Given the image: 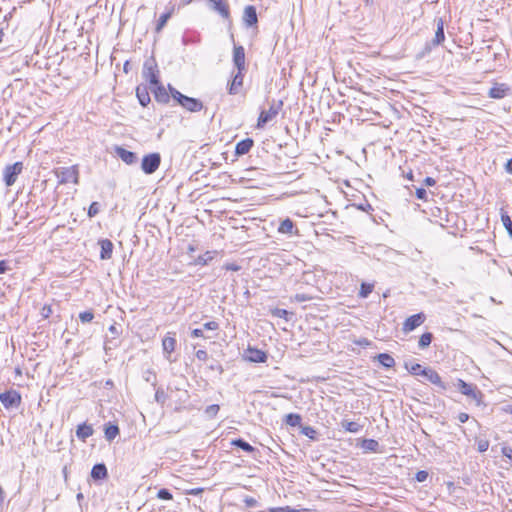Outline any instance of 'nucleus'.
<instances>
[{
	"mask_svg": "<svg viewBox=\"0 0 512 512\" xmlns=\"http://www.w3.org/2000/svg\"><path fill=\"white\" fill-rule=\"evenodd\" d=\"M294 228L295 226L293 221L290 218H286L280 223L278 227V232L282 234H293Z\"/></svg>",
	"mask_w": 512,
	"mask_h": 512,
	"instance_id": "nucleus-25",
	"label": "nucleus"
},
{
	"mask_svg": "<svg viewBox=\"0 0 512 512\" xmlns=\"http://www.w3.org/2000/svg\"><path fill=\"white\" fill-rule=\"evenodd\" d=\"M55 174L60 184L78 183V169L76 166L58 168Z\"/></svg>",
	"mask_w": 512,
	"mask_h": 512,
	"instance_id": "nucleus-4",
	"label": "nucleus"
},
{
	"mask_svg": "<svg viewBox=\"0 0 512 512\" xmlns=\"http://www.w3.org/2000/svg\"><path fill=\"white\" fill-rule=\"evenodd\" d=\"M161 156L159 153H150L143 157L141 169L145 174H153L160 166Z\"/></svg>",
	"mask_w": 512,
	"mask_h": 512,
	"instance_id": "nucleus-6",
	"label": "nucleus"
},
{
	"mask_svg": "<svg viewBox=\"0 0 512 512\" xmlns=\"http://www.w3.org/2000/svg\"><path fill=\"white\" fill-rule=\"evenodd\" d=\"M268 354H242L243 362L264 363L267 361Z\"/></svg>",
	"mask_w": 512,
	"mask_h": 512,
	"instance_id": "nucleus-23",
	"label": "nucleus"
},
{
	"mask_svg": "<svg viewBox=\"0 0 512 512\" xmlns=\"http://www.w3.org/2000/svg\"><path fill=\"white\" fill-rule=\"evenodd\" d=\"M311 299L312 297L310 295L304 293H297L293 297V300L296 302H305L310 301Z\"/></svg>",
	"mask_w": 512,
	"mask_h": 512,
	"instance_id": "nucleus-47",
	"label": "nucleus"
},
{
	"mask_svg": "<svg viewBox=\"0 0 512 512\" xmlns=\"http://www.w3.org/2000/svg\"><path fill=\"white\" fill-rule=\"evenodd\" d=\"M201 328L204 329V332L206 330L216 331L219 328V324L216 321H209V322L204 323Z\"/></svg>",
	"mask_w": 512,
	"mask_h": 512,
	"instance_id": "nucleus-44",
	"label": "nucleus"
},
{
	"mask_svg": "<svg viewBox=\"0 0 512 512\" xmlns=\"http://www.w3.org/2000/svg\"><path fill=\"white\" fill-rule=\"evenodd\" d=\"M505 170L507 173L512 174V158L507 161Z\"/></svg>",
	"mask_w": 512,
	"mask_h": 512,
	"instance_id": "nucleus-58",
	"label": "nucleus"
},
{
	"mask_svg": "<svg viewBox=\"0 0 512 512\" xmlns=\"http://www.w3.org/2000/svg\"><path fill=\"white\" fill-rule=\"evenodd\" d=\"M372 290H373V285L372 284L362 283L361 284V288H360V292H359V296L362 297V298H366L372 292Z\"/></svg>",
	"mask_w": 512,
	"mask_h": 512,
	"instance_id": "nucleus-36",
	"label": "nucleus"
},
{
	"mask_svg": "<svg viewBox=\"0 0 512 512\" xmlns=\"http://www.w3.org/2000/svg\"><path fill=\"white\" fill-rule=\"evenodd\" d=\"M191 335L193 337L203 336L204 335V329H202V328L193 329L192 332H191Z\"/></svg>",
	"mask_w": 512,
	"mask_h": 512,
	"instance_id": "nucleus-54",
	"label": "nucleus"
},
{
	"mask_svg": "<svg viewBox=\"0 0 512 512\" xmlns=\"http://www.w3.org/2000/svg\"><path fill=\"white\" fill-rule=\"evenodd\" d=\"M203 491L202 488H195V489H191L188 491V494L190 495H198L199 493H201Z\"/></svg>",
	"mask_w": 512,
	"mask_h": 512,
	"instance_id": "nucleus-59",
	"label": "nucleus"
},
{
	"mask_svg": "<svg viewBox=\"0 0 512 512\" xmlns=\"http://www.w3.org/2000/svg\"><path fill=\"white\" fill-rule=\"evenodd\" d=\"M424 184H425L426 186H434V185L436 184V181H435V179H433L432 177H426V178L424 179Z\"/></svg>",
	"mask_w": 512,
	"mask_h": 512,
	"instance_id": "nucleus-55",
	"label": "nucleus"
},
{
	"mask_svg": "<svg viewBox=\"0 0 512 512\" xmlns=\"http://www.w3.org/2000/svg\"><path fill=\"white\" fill-rule=\"evenodd\" d=\"M115 153L127 165L135 164L138 160L136 153L126 150L123 147L117 146L115 148Z\"/></svg>",
	"mask_w": 512,
	"mask_h": 512,
	"instance_id": "nucleus-13",
	"label": "nucleus"
},
{
	"mask_svg": "<svg viewBox=\"0 0 512 512\" xmlns=\"http://www.w3.org/2000/svg\"><path fill=\"white\" fill-rule=\"evenodd\" d=\"M374 359L386 368H391L395 364L391 354H377Z\"/></svg>",
	"mask_w": 512,
	"mask_h": 512,
	"instance_id": "nucleus-26",
	"label": "nucleus"
},
{
	"mask_svg": "<svg viewBox=\"0 0 512 512\" xmlns=\"http://www.w3.org/2000/svg\"><path fill=\"white\" fill-rule=\"evenodd\" d=\"M192 1H193V0H180V3H181L182 5H188V4H190Z\"/></svg>",
	"mask_w": 512,
	"mask_h": 512,
	"instance_id": "nucleus-63",
	"label": "nucleus"
},
{
	"mask_svg": "<svg viewBox=\"0 0 512 512\" xmlns=\"http://www.w3.org/2000/svg\"><path fill=\"white\" fill-rule=\"evenodd\" d=\"M245 70H237L232 76V80L228 83V93L230 95H236L240 92L243 87V78Z\"/></svg>",
	"mask_w": 512,
	"mask_h": 512,
	"instance_id": "nucleus-10",
	"label": "nucleus"
},
{
	"mask_svg": "<svg viewBox=\"0 0 512 512\" xmlns=\"http://www.w3.org/2000/svg\"><path fill=\"white\" fill-rule=\"evenodd\" d=\"M179 105H181L184 109H186L189 112H199L203 109L204 105L202 101H200L197 98L186 96L182 97V100L180 101Z\"/></svg>",
	"mask_w": 512,
	"mask_h": 512,
	"instance_id": "nucleus-11",
	"label": "nucleus"
},
{
	"mask_svg": "<svg viewBox=\"0 0 512 512\" xmlns=\"http://www.w3.org/2000/svg\"><path fill=\"white\" fill-rule=\"evenodd\" d=\"M152 92L154 94L155 100L159 103L166 104L170 100V95L166 91L165 87L159 82L158 84L153 85Z\"/></svg>",
	"mask_w": 512,
	"mask_h": 512,
	"instance_id": "nucleus-14",
	"label": "nucleus"
},
{
	"mask_svg": "<svg viewBox=\"0 0 512 512\" xmlns=\"http://www.w3.org/2000/svg\"><path fill=\"white\" fill-rule=\"evenodd\" d=\"M455 387H457L461 394L467 396L477 406L482 404L483 393L475 384L467 383L462 379H458L455 383Z\"/></svg>",
	"mask_w": 512,
	"mask_h": 512,
	"instance_id": "nucleus-2",
	"label": "nucleus"
},
{
	"mask_svg": "<svg viewBox=\"0 0 512 512\" xmlns=\"http://www.w3.org/2000/svg\"><path fill=\"white\" fill-rule=\"evenodd\" d=\"M107 475H108L107 468H106L105 464H103V463L95 464L91 470V477L94 480H102V479L106 478Z\"/></svg>",
	"mask_w": 512,
	"mask_h": 512,
	"instance_id": "nucleus-22",
	"label": "nucleus"
},
{
	"mask_svg": "<svg viewBox=\"0 0 512 512\" xmlns=\"http://www.w3.org/2000/svg\"><path fill=\"white\" fill-rule=\"evenodd\" d=\"M244 503H245L247 508H254V507L258 506V501L255 498L251 497V496H246L244 498Z\"/></svg>",
	"mask_w": 512,
	"mask_h": 512,
	"instance_id": "nucleus-48",
	"label": "nucleus"
},
{
	"mask_svg": "<svg viewBox=\"0 0 512 512\" xmlns=\"http://www.w3.org/2000/svg\"><path fill=\"white\" fill-rule=\"evenodd\" d=\"M157 497L161 500H172L173 499L172 493L166 488L160 489L157 493Z\"/></svg>",
	"mask_w": 512,
	"mask_h": 512,
	"instance_id": "nucleus-38",
	"label": "nucleus"
},
{
	"mask_svg": "<svg viewBox=\"0 0 512 512\" xmlns=\"http://www.w3.org/2000/svg\"><path fill=\"white\" fill-rule=\"evenodd\" d=\"M301 416L295 413H289L285 416V423L289 426L296 427L301 424Z\"/></svg>",
	"mask_w": 512,
	"mask_h": 512,
	"instance_id": "nucleus-31",
	"label": "nucleus"
},
{
	"mask_svg": "<svg viewBox=\"0 0 512 512\" xmlns=\"http://www.w3.org/2000/svg\"><path fill=\"white\" fill-rule=\"evenodd\" d=\"M93 434V428L87 424L78 425L76 430V436L79 439L85 440Z\"/></svg>",
	"mask_w": 512,
	"mask_h": 512,
	"instance_id": "nucleus-24",
	"label": "nucleus"
},
{
	"mask_svg": "<svg viewBox=\"0 0 512 512\" xmlns=\"http://www.w3.org/2000/svg\"><path fill=\"white\" fill-rule=\"evenodd\" d=\"M173 10H174V7H172L169 11L163 13L159 17L157 25H156V32H160L163 29V27L166 25L167 21L171 18Z\"/></svg>",
	"mask_w": 512,
	"mask_h": 512,
	"instance_id": "nucleus-28",
	"label": "nucleus"
},
{
	"mask_svg": "<svg viewBox=\"0 0 512 512\" xmlns=\"http://www.w3.org/2000/svg\"><path fill=\"white\" fill-rule=\"evenodd\" d=\"M101 247L100 258L108 260L112 257L114 245L109 239H102L99 241Z\"/></svg>",
	"mask_w": 512,
	"mask_h": 512,
	"instance_id": "nucleus-17",
	"label": "nucleus"
},
{
	"mask_svg": "<svg viewBox=\"0 0 512 512\" xmlns=\"http://www.w3.org/2000/svg\"><path fill=\"white\" fill-rule=\"evenodd\" d=\"M445 40L444 34V21L442 18L437 19V29L435 33V37L431 42V45L438 46Z\"/></svg>",
	"mask_w": 512,
	"mask_h": 512,
	"instance_id": "nucleus-21",
	"label": "nucleus"
},
{
	"mask_svg": "<svg viewBox=\"0 0 512 512\" xmlns=\"http://www.w3.org/2000/svg\"><path fill=\"white\" fill-rule=\"evenodd\" d=\"M428 477V472L421 470L416 473V480L418 482H424Z\"/></svg>",
	"mask_w": 512,
	"mask_h": 512,
	"instance_id": "nucleus-51",
	"label": "nucleus"
},
{
	"mask_svg": "<svg viewBox=\"0 0 512 512\" xmlns=\"http://www.w3.org/2000/svg\"><path fill=\"white\" fill-rule=\"evenodd\" d=\"M169 91H170V94L171 97L177 101V103L179 104L180 101L182 100V97H185L184 94H182L181 92H179L177 89H175L174 87H172L171 85H169Z\"/></svg>",
	"mask_w": 512,
	"mask_h": 512,
	"instance_id": "nucleus-42",
	"label": "nucleus"
},
{
	"mask_svg": "<svg viewBox=\"0 0 512 512\" xmlns=\"http://www.w3.org/2000/svg\"><path fill=\"white\" fill-rule=\"evenodd\" d=\"M243 21L246 24V26H248V27H251V26H254L257 24L258 17H257L256 8L254 6L248 5L245 7L244 14H243Z\"/></svg>",
	"mask_w": 512,
	"mask_h": 512,
	"instance_id": "nucleus-16",
	"label": "nucleus"
},
{
	"mask_svg": "<svg viewBox=\"0 0 512 512\" xmlns=\"http://www.w3.org/2000/svg\"><path fill=\"white\" fill-rule=\"evenodd\" d=\"M136 96L138 98L139 103L146 107L150 103V95L148 88L145 85H139L136 88Z\"/></svg>",
	"mask_w": 512,
	"mask_h": 512,
	"instance_id": "nucleus-20",
	"label": "nucleus"
},
{
	"mask_svg": "<svg viewBox=\"0 0 512 512\" xmlns=\"http://www.w3.org/2000/svg\"><path fill=\"white\" fill-rule=\"evenodd\" d=\"M0 402L6 409L17 408L21 404V395L16 390L0 393Z\"/></svg>",
	"mask_w": 512,
	"mask_h": 512,
	"instance_id": "nucleus-8",
	"label": "nucleus"
},
{
	"mask_svg": "<svg viewBox=\"0 0 512 512\" xmlns=\"http://www.w3.org/2000/svg\"><path fill=\"white\" fill-rule=\"evenodd\" d=\"M272 314L276 317H279V318H283L285 320H288V315L291 314L290 312H288L287 310L285 309H281V308H276Z\"/></svg>",
	"mask_w": 512,
	"mask_h": 512,
	"instance_id": "nucleus-43",
	"label": "nucleus"
},
{
	"mask_svg": "<svg viewBox=\"0 0 512 512\" xmlns=\"http://www.w3.org/2000/svg\"><path fill=\"white\" fill-rule=\"evenodd\" d=\"M231 445L238 447L248 453H252L255 451V448L252 445H250L248 442L241 438L232 440Z\"/></svg>",
	"mask_w": 512,
	"mask_h": 512,
	"instance_id": "nucleus-27",
	"label": "nucleus"
},
{
	"mask_svg": "<svg viewBox=\"0 0 512 512\" xmlns=\"http://www.w3.org/2000/svg\"><path fill=\"white\" fill-rule=\"evenodd\" d=\"M212 256L210 255V252H207L205 255L199 256L195 263L197 265H206L208 263V260H211Z\"/></svg>",
	"mask_w": 512,
	"mask_h": 512,
	"instance_id": "nucleus-45",
	"label": "nucleus"
},
{
	"mask_svg": "<svg viewBox=\"0 0 512 512\" xmlns=\"http://www.w3.org/2000/svg\"><path fill=\"white\" fill-rule=\"evenodd\" d=\"M405 368L407 369V371L410 374H412L414 376L422 377L425 381H428V382L436 385L441 390L447 389V386L442 381L440 375L434 369H432L430 367L422 366L421 364H418V363L410 365L407 362L405 363Z\"/></svg>",
	"mask_w": 512,
	"mask_h": 512,
	"instance_id": "nucleus-1",
	"label": "nucleus"
},
{
	"mask_svg": "<svg viewBox=\"0 0 512 512\" xmlns=\"http://www.w3.org/2000/svg\"><path fill=\"white\" fill-rule=\"evenodd\" d=\"M283 105L282 101H279L277 104L273 103L268 110L261 111L258 121H257V127L262 128L264 127L268 122L273 120L279 113L281 107Z\"/></svg>",
	"mask_w": 512,
	"mask_h": 512,
	"instance_id": "nucleus-7",
	"label": "nucleus"
},
{
	"mask_svg": "<svg viewBox=\"0 0 512 512\" xmlns=\"http://www.w3.org/2000/svg\"><path fill=\"white\" fill-rule=\"evenodd\" d=\"M469 419V415L467 413H460L458 415V420L461 422V423H465L467 420Z\"/></svg>",
	"mask_w": 512,
	"mask_h": 512,
	"instance_id": "nucleus-56",
	"label": "nucleus"
},
{
	"mask_svg": "<svg viewBox=\"0 0 512 512\" xmlns=\"http://www.w3.org/2000/svg\"><path fill=\"white\" fill-rule=\"evenodd\" d=\"M4 35H5V34H4L3 29H0V44H1V43H2V41H3V37H4Z\"/></svg>",
	"mask_w": 512,
	"mask_h": 512,
	"instance_id": "nucleus-64",
	"label": "nucleus"
},
{
	"mask_svg": "<svg viewBox=\"0 0 512 512\" xmlns=\"http://www.w3.org/2000/svg\"><path fill=\"white\" fill-rule=\"evenodd\" d=\"M416 197L420 200L426 201L427 200V192L424 188H417L416 189Z\"/></svg>",
	"mask_w": 512,
	"mask_h": 512,
	"instance_id": "nucleus-50",
	"label": "nucleus"
},
{
	"mask_svg": "<svg viewBox=\"0 0 512 512\" xmlns=\"http://www.w3.org/2000/svg\"><path fill=\"white\" fill-rule=\"evenodd\" d=\"M7 269H8V266H7L6 261L1 260L0 261V274L5 273L7 271Z\"/></svg>",
	"mask_w": 512,
	"mask_h": 512,
	"instance_id": "nucleus-57",
	"label": "nucleus"
},
{
	"mask_svg": "<svg viewBox=\"0 0 512 512\" xmlns=\"http://www.w3.org/2000/svg\"><path fill=\"white\" fill-rule=\"evenodd\" d=\"M508 91L509 88L506 84H496L490 88L488 95L494 99H502L507 95Z\"/></svg>",
	"mask_w": 512,
	"mask_h": 512,
	"instance_id": "nucleus-19",
	"label": "nucleus"
},
{
	"mask_svg": "<svg viewBox=\"0 0 512 512\" xmlns=\"http://www.w3.org/2000/svg\"><path fill=\"white\" fill-rule=\"evenodd\" d=\"M270 512H307V510L303 509V510H298V509H294V508H291L289 506H285V507H277V508H270L269 510Z\"/></svg>",
	"mask_w": 512,
	"mask_h": 512,
	"instance_id": "nucleus-39",
	"label": "nucleus"
},
{
	"mask_svg": "<svg viewBox=\"0 0 512 512\" xmlns=\"http://www.w3.org/2000/svg\"><path fill=\"white\" fill-rule=\"evenodd\" d=\"M155 399L157 402L163 403L165 399V394L162 390H157L155 393Z\"/></svg>",
	"mask_w": 512,
	"mask_h": 512,
	"instance_id": "nucleus-53",
	"label": "nucleus"
},
{
	"mask_svg": "<svg viewBox=\"0 0 512 512\" xmlns=\"http://www.w3.org/2000/svg\"><path fill=\"white\" fill-rule=\"evenodd\" d=\"M342 427L346 431L352 432V433H356L360 429V425L357 422H353V421H343L342 422Z\"/></svg>",
	"mask_w": 512,
	"mask_h": 512,
	"instance_id": "nucleus-34",
	"label": "nucleus"
},
{
	"mask_svg": "<svg viewBox=\"0 0 512 512\" xmlns=\"http://www.w3.org/2000/svg\"><path fill=\"white\" fill-rule=\"evenodd\" d=\"M374 445H377V442H376L375 440H370V441H369V448H370V449H373V447H372V446H374Z\"/></svg>",
	"mask_w": 512,
	"mask_h": 512,
	"instance_id": "nucleus-62",
	"label": "nucleus"
},
{
	"mask_svg": "<svg viewBox=\"0 0 512 512\" xmlns=\"http://www.w3.org/2000/svg\"><path fill=\"white\" fill-rule=\"evenodd\" d=\"M477 450L481 453L486 452L489 448V441L487 439H477Z\"/></svg>",
	"mask_w": 512,
	"mask_h": 512,
	"instance_id": "nucleus-41",
	"label": "nucleus"
},
{
	"mask_svg": "<svg viewBox=\"0 0 512 512\" xmlns=\"http://www.w3.org/2000/svg\"><path fill=\"white\" fill-rule=\"evenodd\" d=\"M247 352H255V353H258V352H262V351H261V350H259V349H257V348L248 347Z\"/></svg>",
	"mask_w": 512,
	"mask_h": 512,
	"instance_id": "nucleus-60",
	"label": "nucleus"
},
{
	"mask_svg": "<svg viewBox=\"0 0 512 512\" xmlns=\"http://www.w3.org/2000/svg\"><path fill=\"white\" fill-rule=\"evenodd\" d=\"M100 211V204L98 202H92L88 209V216L90 218L96 216Z\"/></svg>",
	"mask_w": 512,
	"mask_h": 512,
	"instance_id": "nucleus-40",
	"label": "nucleus"
},
{
	"mask_svg": "<svg viewBox=\"0 0 512 512\" xmlns=\"http://www.w3.org/2000/svg\"><path fill=\"white\" fill-rule=\"evenodd\" d=\"M79 319L82 323H90L94 319V313L92 311H84L79 314Z\"/></svg>",
	"mask_w": 512,
	"mask_h": 512,
	"instance_id": "nucleus-37",
	"label": "nucleus"
},
{
	"mask_svg": "<svg viewBox=\"0 0 512 512\" xmlns=\"http://www.w3.org/2000/svg\"><path fill=\"white\" fill-rule=\"evenodd\" d=\"M425 320V315L423 313L414 314L410 317H408L404 324H403V330L406 332L412 331L418 326H420Z\"/></svg>",
	"mask_w": 512,
	"mask_h": 512,
	"instance_id": "nucleus-12",
	"label": "nucleus"
},
{
	"mask_svg": "<svg viewBox=\"0 0 512 512\" xmlns=\"http://www.w3.org/2000/svg\"><path fill=\"white\" fill-rule=\"evenodd\" d=\"M210 9L217 12L223 19H230V9L227 0H209Z\"/></svg>",
	"mask_w": 512,
	"mask_h": 512,
	"instance_id": "nucleus-9",
	"label": "nucleus"
},
{
	"mask_svg": "<svg viewBox=\"0 0 512 512\" xmlns=\"http://www.w3.org/2000/svg\"><path fill=\"white\" fill-rule=\"evenodd\" d=\"M502 454L507 457L509 460L512 461V448L511 447H507V446H504L502 448Z\"/></svg>",
	"mask_w": 512,
	"mask_h": 512,
	"instance_id": "nucleus-52",
	"label": "nucleus"
},
{
	"mask_svg": "<svg viewBox=\"0 0 512 512\" xmlns=\"http://www.w3.org/2000/svg\"><path fill=\"white\" fill-rule=\"evenodd\" d=\"M183 397V401H186L189 397L188 392L186 390L183 391L181 398Z\"/></svg>",
	"mask_w": 512,
	"mask_h": 512,
	"instance_id": "nucleus-61",
	"label": "nucleus"
},
{
	"mask_svg": "<svg viewBox=\"0 0 512 512\" xmlns=\"http://www.w3.org/2000/svg\"><path fill=\"white\" fill-rule=\"evenodd\" d=\"M254 145V141L251 138H246L239 141L235 147V154L237 156H243L247 154Z\"/></svg>",
	"mask_w": 512,
	"mask_h": 512,
	"instance_id": "nucleus-18",
	"label": "nucleus"
},
{
	"mask_svg": "<svg viewBox=\"0 0 512 512\" xmlns=\"http://www.w3.org/2000/svg\"><path fill=\"white\" fill-rule=\"evenodd\" d=\"M301 432H302V434H304L305 436L309 437L310 439H314L315 438L316 431L311 426L303 427Z\"/></svg>",
	"mask_w": 512,
	"mask_h": 512,
	"instance_id": "nucleus-46",
	"label": "nucleus"
},
{
	"mask_svg": "<svg viewBox=\"0 0 512 512\" xmlns=\"http://www.w3.org/2000/svg\"><path fill=\"white\" fill-rule=\"evenodd\" d=\"M501 221L508 235L512 238V220L506 212L501 213Z\"/></svg>",
	"mask_w": 512,
	"mask_h": 512,
	"instance_id": "nucleus-33",
	"label": "nucleus"
},
{
	"mask_svg": "<svg viewBox=\"0 0 512 512\" xmlns=\"http://www.w3.org/2000/svg\"><path fill=\"white\" fill-rule=\"evenodd\" d=\"M142 75L152 86L160 82L159 70L154 58H149L144 62Z\"/></svg>",
	"mask_w": 512,
	"mask_h": 512,
	"instance_id": "nucleus-3",
	"label": "nucleus"
},
{
	"mask_svg": "<svg viewBox=\"0 0 512 512\" xmlns=\"http://www.w3.org/2000/svg\"><path fill=\"white\" fill-rule=\"evenodd\" d=\"M219 409V406L216 404L210 405L206 408V414L213 417L218 413Z\"/></svg>",
	"mask_w": 512,
	"mask_h": 512,
	"instance_id": "nucleus-49",
	"label": "nucleus"
},
{
	"mask_svg": "<svg viewBox=\"0 0 512 512\" xmlns=\"http://www.w3.org/2000/svg\"><path fill=\"white\" fill-rule=\"evenodd\" d=\"M23 170L22 162H15L14 164L7 165L3 171V181L7 187L14 185L19 174Z\"/></svg>",
	"mask_w": 512,
	"mask_h": 512,
	"instance_id": "nucleus-5",
	"label": "nucleus"
},
{
	"mask_svg": "<svg viewBox=\"0 0 512 512\" xmlns=\"http://www.w3.org/2000/svg\"><path fill=\"white\" fill-rule=\"evenodd\" d=\"M55 309L53 305H44L40 311V314L43 319H48L51 316H54Z\"/></svg>",
	"mask_w": 512,
	"mask_h": 512,
	"instance_id": "nucleus-35",
	"label": "nucleus"
},
{
	"mask_svg": "<svg viewBox=\"0 0 512 512\" xmlns=\"http://www.w3.org/2000/svg\"><path fill=\"white\" fill-rule=\"evenodd\" d=\"M163 351L164 352H174L175 345H176V339L173 336L167 335L163 341Z\"/></svg>",
	"mask_w": 512,
	"mask_h": 512,
	"instance_id": "nucleus-29",
	"label": "nucleus"
},
{
	"mask_svg": "<svg viewBox=\"0 0 512 512\" xmlns=\"http://www.w3.org/2000/svg\"><path fill=\"white\" fill-rule=\"evenodd\" d=\"M119 434V427L117 425L109 424L105 428V438L112 441Z\"/></svg>",
	"mask_w": 512,
	"mask_h": 512,
	"instance_id": "nucleus-30",
	"label": "nucleus"
},
{
	"mask_svg": "<svg viewBox=\"0 0 512 512\" xmlns=\"http://www.w3.org/2000/svg\"><path fill=\"white\" fill-rule=\"evenodd\" d=\"M432 339H433L432 333L426 332V333L422 334L421 337L419 338L418 347L422 350L426 349L432 342Z\"/></svg>",
	"mask_w": 512,
	"mask_h": 512,
	"instance_id": "nucleus-32",
	"label": "nucleus"
},
{
	"mask_svg": "<svg viewBox=\"0 0 512 512\" xmlns=\"http://www.w3.org/2000/svg\"><path fill=\"white\" fill-rule=\"evenodd\" d=\"M233 62L237 70H245V50L242 46H234Z\"/></svg>",
	"mask_w": 512,
	"mask_h": 512,
	"instance_id": "nucleus-15",
	"label": "nucleus"
}]
</instances>
